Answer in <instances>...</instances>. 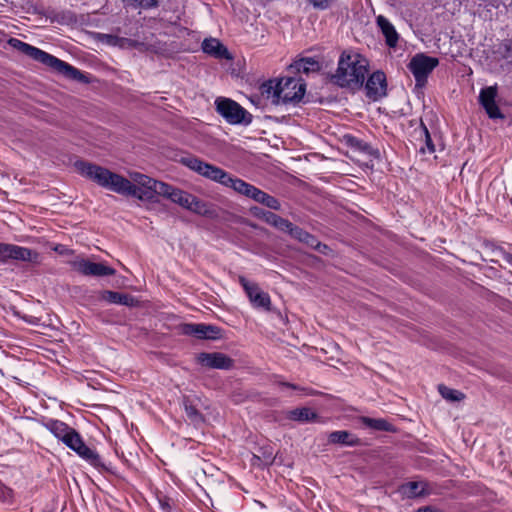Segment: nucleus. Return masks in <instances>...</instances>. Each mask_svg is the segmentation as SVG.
Segmentation results:
<instances>
[{
    "mask_svg": "<svg viewBox=\"0 0 512 512\" xmlns=\"http://www.w3.org/2000/svg\"><path fill=\"white\" fill-rule=\"evenodd\" d=\"M7 43L12 48L20 51L31 59L52 68L54 71L64 75L68 79L81 83L89 82L88 77L80 70L35 46H32L17 38H9Z\"/></svg>",
    "mask_w": 512,
    "mask_h": 512,
    "instance_id": "20e7f679",
    "label": "nucleus"
},
{
    "mask_svg": "<svg viewBox=\"0 0 512 512\" xmlns=\"http://www.w3.org/2000/svg\"><path fill=\"white\" fill-rule=\"evenodd\" d=\"M197 361L202 366L211 369L230 370L234 366V360L221 352L200 353Z\"/></svg>",
    "mask_w": 512,
    "mask_h": 512,
    "instance_id": "4468645a",
    "label": "nucleus"
},
{
    "mask_svg": "<svg viewBox=\"0 0 512 512\" xmlns=\"http://www.w3.org/2000/svg\"><path fill=\"white\" fill-rule=\"evenodd\" d=\"M497 88L496 86H489L483 88L479 94V101L486 113L491 119L503 118L498 105L496 104Z\"/></svg>",
    "mask_w": 512,
    "mask_h": 512,
    "instance_id": "dca6fc26",
    "label": "nucleus"
},
{
    "mask_svg": "<svg viewBox=\"0 0 512 512\" xmlns=\"http://www.w3.org/2000/svg\"><path fill=\"white\" fill-rule=\"evenodd\" d=\"M400 492L407 498H416L429 495L430 489L426 482L410 481L401 485Z\"/></svg>",
    "mask_w": 512,
    "mask_h": 512,
    "instance_id": "b1692460",
    "label": "nucleus"
},
{
    "mask_svg": "<svg viewBox=\"0 0 512 512\" xmlns=\"http://www.w3.org/2000/svg\"><path fill=\"white\" fill-rule=\"evenodd\" d=\"M361 422L366 427L376 431L394 432V426L382 418L361 417Z\"/></svg>",
    "mask_w": 512,
    "mask_h": 512,
    "instance_id": "cd10ccee",
    "label": "nucleus"
},
{
    "mask_svg": "<svg viewBox=\"0 0 512 512\" xmlns=\"http://www.w3.org/2000/svg\"><path fill=\"white\" fill-rule=\"evenodd\" d=\"M276 100L275 105L298 103L301 101L305 94V84L294 78L280 79L278 81V88L274 92Z\"/></svg>",
    "mask_w": 512,
    "mask_h": 512,
    "instance_id": "0eeeda50",
    "label": "nucleus"
},
{
    "mask_svg": "<svg viewBox=\"0 0 512 512\" xmlns=\"http://www.w3.org/2000/svg\"><path fill=\"white\" fill-rule=\"evenodd\" d=\"M313 8L318 10H326L331 7L334 0H306Z\"/></svg>",
    "mask_w": 512,
    "mask_h": 512,
    "instance_id": "e433bc0d",
    "label": "nucleus"
},
{
    "mask_svg": "<svg viewBox=\"0 0 512 512\" xmlns=\"http://www.w3.org/2000/svg\"><path fill=\"white\" fill-rule=\"evenodd\" d=\"M368 73V63L359 54L343 52L331 81L341 88L360 89Z\"/></svg>",
    "mask_w": 512,
    "mask_h": 512,
    "instance_id": "7ed1b4c3",
    "label": "nucleus"
},
{
    "mask_svg": "<svg viewBox=\"0 0 512 512\" xmlns=\"http://www.w3.org/2000/svg\"><path fill=\"white\" fill-rule=\"evenodd\" d=\"M316 244L317 245H314L312 248L322 254H327L328 251L330 250V248L326 244L321 243L318 239L316 240Z\"/></svg>",
    "mask_w": 512,
    "mask_h": 512,
    "instance_id": "4c0bfd02",
    "label": "nucleus"
},
{
    "mask_svg": "<svg viewBox=\"0 0 512 512\" xmlns=\"http://www.w3.org/2000/svg\"><path fill=\"white\" fill-rule=\"evenodd\" d=\"M366 95L370 99L378 100L386 95L387 91V82L386 75L382 71L373 72L369 78L367 79L366 85Z\"/></svg>",
    "mask_w": 512,
    "mask_h": 512,
    "instance_id": "2eb2a0df",
    "label": "nucleus"
},
{
    "mask_svg": "<svg viewBox=\"0 0 512 512\" xmlns=\"http://www.w3.org/2000/svg\"><path fill=\"white\" fill-rule=\"evenodd\" d=\"M498 53L502 56L508 65L512 66V40L503 41L499 45Z\"/></svg>",
    "mask_w": 512,
    "mask_h": 512,
    "instance_id": "72a5a7b5",
    "label": "nucleus"
},
{
    "mask_svg": "<svg viewBox=\"0 0 512 512\" xmlns=\"http://www.w3.org/2000/svg\"><path fill=\"white\" fill-rule=\"evenodd\" d=\"M276 88H278V81L275 80H269L261 87L262 94H266L267 98L271 99L272 104H274V100H276V95L274 93Z\"/></svg>",
    "mask_w": 512,
    "mask_h": 512,
    "instance_id": "f704fd0d",
    "label": "nucleus"
},
{
    "mask_svg": "<svg viewBox=\"0 0 512 512\" xmlns=\"http://www.w3.org/2000/svg\"><path fill=\"white\" fill-rule=\"evenodd\" d=\"M106 42L113 46H118L123 49H138L141 52L152 51V46L144 42H139L126 37H120L117 35H105Z\"/></svg>",
    "mask_w": 512,
    "mask_h": 512,
    "instance_id": "6ab92c4d",
    "label": "nucleus"
},
{
    "mask_svg": "<svg viewBox=\"0 0 512 512\" xmlns=\"http://www.w3.org/2000/svg\"><path fill=\"white\" fill-rule=\"evenodd\" d=\"M72 268L84 276L104 277L115 275L116 270L101 262L77 258L71 262Z\"/></svg>",
    "mask_w": 512,
    "mask_h": 512,
    "instance_id": "9d476101",
    "label": "nucleus"
},
{
    "mask_svg": "<svg viewBox=\"0 0 512 512\" xmlns=\"http://www.w3.org/2000/svg\"><path fill=\"white\" fill-rule=\"evenodd\" d=\"M376 23L385 37L386 44L391 48L396 47L399 40V34L393 24L383 15H379L376 18Z\"/></svg>",
    "mask_w": 512,
    "mask_h": 512,
    "instance_id": "4be33fe9",
    "label": "nucleus"
},
{
    "mask_svg": "<svg viewBox=\"0 0 512 512\" xmlns=\"http://www.w3.org/2000/svg\"><path fill=\"white\" fill-rule=\"evenodd\" d=\"M162 196L180 205L185 209L189 207V205L191 204L190 201L193 200L192 194L183 191L179 188H176L170 184H166L165 189L162 191Z\"/></svg>",
    "mask_w": 512,
    "mask_h": 512,
    "instance_id": "aec40b11",
    "label": "nucleus"
},
{
    "mask_svg": "<svg viewBox=\"0 0 512 512\" xmlns=\"http://www.w3.org/2000/svg\"><path fill=\"white\" fill-rule=\"evenodd\" d=\"M439 60L436 57L424 53L414 55L407 65V68L415 78L416 86L422 87L426 84L428 76L438 66Z\"/></svg>",
    "mask_w": 512,
    "mask_h": 512,
    "instance_id": "6e6552de",
    "label": "nucleus"
},
{
    "mask_svg": "<svg viewBox=\"0 0 512 512\" xmlns=\"http://www.w3.org/2000/svg\"><path fill=\"white\" fill-rule=\"evenodd\" d=\"M0 495L4 500L10 499L12 497V490L4 485H0Z\"/></svg>",
    "mask_w": 512,
    "mask_h": 512,
    "instance_id": "58836bf2",
    "label": "nucleus"
},
{
    "mask_svg": "<svg viewBox=\"0 0 512 512\" xmlns=\"http://www.w3.org/2000/svg\"><path fill=\"white\" fill-rule=\"evenodd\" d=\"M328 440L332 444H341L350 447L360 444L358 437L345 430L331 432L328 436Z\"/></svg>",
    "mask_w": 512,
    "mask_h": 512,
    "instance_id": "a878e982",
    "label": "nucleus"
},
{
    "mask_svg": "<svg viewBox=\"0 0 512 512\" xmlns=\"http://www.w3.org/2000/svg\"><path fill=\"white\" fill-rule=\"evenodd\" d=\"M296 68L298 71L308 74L319 70V63L313 58H304L296 62Z\"/></svg>",
    "mask_w": 512,
    "mask_h": 512,
    "instance_id": "7c9ffc66",
    "label": "nucleus"
},
{
    "mask_svg": "<svg viewBox=\"0 0 512 512\" xmlns=\"http://www.w3.org/2000/svg\"><path fill=\"white\" fill-rule=\"evenodd\" d=\"M251 212L255 217L265 221L267 224L271 225L279 231L285 232L286 228L290 227L289 220L282 218L273 212L261 209L259 207H252Z\"/></svg>",
    "mask_w": 512,
    "mask_h": 512,
    "instance_id": "f3484780",
    "label": "nucleus"
},
{
    "mask_svg": "<svg viewBox=\"0 0 512 512\" xmlns=\"http://www.w3.org/2000/svg\"><path fill=\"white\" fill-rule=\"evenodd\" d=\"M239 283L255 308H262L266 311L271 310L270 296L268 293L262 291L258 284L248 281L244 276L239 277Z\"/></svg>",
    "mask_w": 512,
    "mask_h": 512,
    "instance_id": "9b49d317",
    "label": "nucleus"
},
{
    "mask_svg": "<svg viewBox=\"0 0 512 512\" xmlns=\"http://www.w3.org/2000/svg\"><path fill=\"white\" fill-rule=\"evenodd\" d=\"M3 35H4L3 33H0V44H1V43H2V41H3V39H2V36H3Z\"/></svg>",
    "mask_w": 512,
    "mask_h": 512,
    "instance_id": "c03bdc74",
    "label": "nucleus"
},
{
    "mask_svg": "<svg viewBox=\"0 0 512 512\" xmlns=\"http://www.w3.org/2000/svg\"><path fill=\"white\" fill-rule=\"evenodd\" d=\"M347 142L351 147L358 149L366 154L373 155L375 152L374 149L368 143L356 137H348Z\"/></svg>",
    "mask_w": 512,
    "mask_h": 512,
    "instance_id": "473e14b6",
    "label": "nucleus"
},
{
    "mask_svg": "<svg viewBox=\"0 0 512 512\" xmlns=\"http://www.w3.org/2000/svg\"><path fill=\"white\" fill-rule=\"evenodd\" d=\"M190 202H191V204L189 205L187 210H189L195 214H198L201 216H208V217H212L215 214V211L212 209V207L208 203L200 200L199 198H197L194 195H193V200H191Z\"/></svg>",
    "mask_w": 512,
    "mask_h": 512,
    "instance_id": "c85d7f7f",
    "label": "nucleus"
},
{
    "mask_svg": "<svg viewBox=\"0 0 512 512\" xmlns=\"http://www.w3.org/2000/svg\"><path fill=\"white\" fill-rule=\"evenodd\" d=\"M415 512H440V510H438L432 506H422V507H419Z\"/></svg>",
    "mask_w": 512,
    "mask_h": 512,
    "instance_id": "a19ab883",
    "label": "nucleus"
},
{
    "mask_svg": "<svg viewBox=\"0 0 512 512\" xmlns=\"http://www.w3.org/2000/svg\"><path fill=\"white\" fill-rule=\"evenodd\" d=\"M160 505H161V508L166 511V512H170L171 510V506L170 504L168 503V501L166 500H160Z\"/></svg>",
    "mask_w": 512,
    "mask_h": 512,
    "instance_id": "79ce46f5",
    "label": "nucleus"
},
{
    "mask_svg": "<svg viewBox=\"0 0 512 512\" xmlns=\"http://www.w3.org/2000/svg\"><path fill=\"white\" fill-rule=\"evenodd\" d=\"M258 203H260L272 210L279 211L281 209L280 201L277 198H275L274 196L269 195L268 193H266L264 191L262 192Z\"/></svg>",
    "mask_w": 512,
    "mask_h": 512,
    "instance_id": "2f4dec72",
    "label": "nucleus"
},
{
    "mask_svg": "<svg viewBox=\"0 0 512 512\" xmlns=\"http://www.w3.org/2000/svg\"><path fill=\"white\" fill-rule=\"evenodd\" d=\"M228 187L232 188L238 194L246 196L248 198H251L256 202L259 201L260 196L263 192L262 190L255 187L254 185H251L237 177H232Z\"/></svg>",
    "mask_w": 512,
    "mask_h": 512,
    "instance_id": "a211bd4d",
    "label": "nucleus"
},
{
    "mask_svg": "<svg viewBox=\"0 0 512 512\" xmlns=\"http://www.w3.org/2000/svg\"><path fill=\"white\" fill-rule=\"evenodd\" d=\"M179 329L181 334L197 339H217L221 334V329L217 326L203 323H185Z\"/></svg>",
    "mask_w": 512,
    "mask_h": 512,
    "instance_id": "f8f14e48",
    "label": "nucleus"
},
{
    "mask_svg": "<svg viewBox=\"0 0 512 512\" xmlns=\"http://www.w3.org/2000/svg\"><path fill=\"white\" fill-rule=\"evenodd\" d=\"M9 260L37 263L39 253L26 247L0 242V263L5 264Z\"/></svg>",
    "mask_w": 512,
    "mask_h": 512,
    "instance_id": "1a4fd4ad",
    "label": "nucleus"
},
{
    "mask_svg": "<svg viewBox=\"0 0 512 512\" xmlns=\"http://www.w3.org/2000/svg\"><path fill=\"white\" fill-rule=\"evenodd\" d=\"M74 167L80 175L100 187L141 201L154 202L156 195L162 196V191L167 184L138 172L130 173L131 180H129L105 167L83 160L76 161Z\"/></svg>",
    "mask_w": 512,
    "mask_h": 512,
    "instance_id": "f257e3e1",
    "label": "nucleus"
},
{
    "mask_svg": "<svg viewBox=\"0 0 512 512\" xmlns=\"http://www.w3.org/2000/svg\"><path fill=\"white\" fill-rule=\"evenodd\" d=\"M287 418L300 423H307L317 421L319 416L311 408L301 407L288 411Z\"/></svg>",
    "mask_w": 512,
    "mask_h": 512,
    "instance_id": "393cba45",
    "label": "nucleus"
},
{
    "mask_svg": "<svg viewBox=\"0 0 512 512\" xmlns=\"http://www.w3.org/2000/svg\"><path fill=\"white\" fill-rule=\"evenodd\" d=\"M181 163L201 176L228 187L232 175L220 167L204 162L194 156H187L181 159Z\"/></svg>",
    "mask_w": 512,
    "mask_h": 512,
    "instance_id": "39448f33",
    "label": "nucleus"
},
{
    "mask_svg": "<svg viewBox=\"0 0 512 512\" xmlns=\"http://www.w3.org/2000/svg\"><path fill=\"white\" fill-rule=\"evenodd\" d=\"M285 386L287 387H290V388H293V389H296V386L293 385V384H289V383H284Z\"/></svg>",
    "mask_w": 512,
    "mask_h": 512,
    "instance_id": "37998d69",
    "label": "nucleus"
},
{
    "mask_svg": "<svg viewBox=\"0 0 512 512\" xmlns=\"http://www.w3.org/2000/svg\"><path fill=\"white\" fill-rule=\"evenodd\" d=\"M202 50L217 59H230L228 49L215 38H207L202 42Z\"/></svg>",
    "mask_w": 512,
    "mask_h": 512,
    "instance_id": "5701e85b",
    "label": "nucleus"
},
{
    "mask_svg": "<svg viewBox=\"0 0 512 512\" xmlns=\"http://www.w3.org/2000/svg\"><path fill=\"white\" fill-rule=\"evenodd\" d=\"M182 406L189 423L195 427H200L205 422V417L201 413L202 408H206L201 398L198 396H183Z\"/></svg>",
    "mask_w": 512,
    "mask_h": 512,
    "instance_id": "ddd939ff",
    "label": "nucleus"
},
{
    "mask_svg": "<svg viewBox=\"0 0 512 512\" xmlns=\"http://www.w3.org/2000/svg\"><path fill=\"white\" fill-rule=\"evenodd\" d=\"M438 391L444 399L451 401V402L461 401L465 397L462 392L452 389V388H449L443 384H440L438 386Z\"/></svg>",
    "mask_w": 512,
    "mask_h": 512,
    "instance_id": "c756f323",
    "label": "nucleus"
},
{
    "mask_svg": "<svg viewBox=\"0 0 512 512\" xmlns=\"http://www.w3.org/2000/svg\"><path fill=\"white\" fill-rule=\"evenodd\" d=\"M499 253L502 255L503 259L512 266V254L503 249H499Z\"/></svg>",
    "mask_w": 512,
    "mask_h": 512,
    "instance_id": "ea45409f",
    "label": "nucleus"
},
{
    "mask_svg": "<svg viewBox=\"0 0 512 512\" xmlns=\"http://www.w3.org/2000/svg\"><path fill=\"white\" fill-rule=\"evenodd\" d=\"M421 127H422V132L424 134V137H425V147H421L420 148V152L421 153H425L426 152V149L429 153H434L435 152V146L433 144V141H432V138L430 136V133L427 129V127L422 123L421 124Z\"/></svg>",
    "mask_w": 512,
    "mask_h": 512,
    "instance_id": "c9c22d12",
    "label": "nucleus"
},
{
    "mask_svg": "<svg viewBox=\"0 0 512 512\" xmlns=\"http://www.w3.org/2000/svg\"><path fill=\"white\" fill-rule=\"evenodd\" d=\"M216 111L229 124H250L252 120L251 114L245 110L236 101L219 97L215 100Z\"/></svg>",
    "mask_w": 512,
    "mask_h": 512,
    "instance_id": "423d86ee",
    "label": "nucleus"
},
{
    "mask_svg": "<svg viewBox=\"0 0 512 512\" xmlns=\"http://www.w3.org/2000/svg\"><path fill=\"white\" fill-rule=\"evenodd\" d=\"M44 427L79 457L87 461L95 468H103L101 457L83 441L81 435L68 424L57 419H48L43 423Z\"/></svg>",
    "mask_w": 512,
    "mask_h": 512,
    "instance_id": "f03ea898",
    "label": "nucleus"
},
{
    "mask_svg": "<svg viewBox=\"0 0 512 512\" xmlns=\"http://www.w3.org/2000/svg\"><path fill=\"white\" fill-rule=\"evenodd\" d=\"M100 299L111 304H119L128 307H135L139 301L129 294L119 293L111 290H104L100 293Z\"/></svg>",
    "mask_w": 512,
    "mask_h": 512,
    "instance_id": "412c9836",
    "label": "nucleus"
},
{
    "mask_svg": "<svg viewBox=\"0 0 512 512\" xmlns=\"http://www.w3.org/2000/svg\"><path fill=\"white\" fill-rule=\"evenodd\" d=\"M286 233H288L292 238L297 239L298 241L307 244L311 248L316 244L317 238L302 228L294 225L290 222V227L286 228Z\"/></svg>",
    "mask_w": 512,
    "mask_h": 512,
    "instance_id": "bb28decb",
    "label": "nucleus"
}]
</instances>
